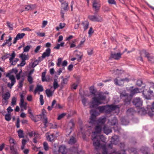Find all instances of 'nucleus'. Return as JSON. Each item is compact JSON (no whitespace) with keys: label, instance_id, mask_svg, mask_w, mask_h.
<instances>
[{"label":"nucleus","instance_id":"obj_1","mask_svg":"<svg viewBox=\"0 0 154 154\" xmlns=\"http://www.w3.org/2000/svg\"><path fill=\"white\" fill-rule=\"evenodd\" d=\"M90 112L91 114L90 119V121L89 122V123L90 124L93 125L97 123V125L101 126V125L104 124L105 122L106 119L105 117L100 118L97 121H96V117L100 114V113L97 112L96 109L91 110Z\"/></svg>","mask_w":154,"mask_h":154},{"label":"nucleus","instance_id":"obj_2","mask_svg":"<svg viewBox=\"0 0 154 154\" xmlns=\"http://www.w3.org/2000/svg\"><path fill=\"white\" fill-rule=\"evenodd\" d=\"M106 96L104 93L100 92L97 94V97L92 98V100L91 103L90 108H91L97 107L98 105L104 103L103 101L106 99Z\"/></svg>","mask_w":154,"mask_h":154},{"label":"nucleus","instance_id":"obj_3","mask_svg":"<svg viewBox=\"0 0 154 154\" xmlns=\"http://www.w3.org/2000/svg\"><path fill=\"white\" fill-rule=\"evenodd\" d=\"M139 93H140L139 89L135 88L131 91L130 95L125 92H122L121 94L120 97L122 98H124L125 104H129L130 103L132 97Z\"/></svg>","mask_w":154,"mask_h":154},{"label":"nucleus","instance_id":"obj_4","mask_svg":"<svg viewBox=\"0 0 154 154\" xmlns=\"http://www.w3.org/2000/svg\"><path fill=\"white\" fill-rule=\"evenodd\" d=\"M97 109L99 110L100 113L103 112L105 110L107 113L110 112L112 110H116V113L117 114L119 112V107L118 105H107L105 106H99Z\"/></svg>","mask_w":154,"mask_h":154},{"label":"nucleus","instance_id":"obj_5","mask_svg":"<svg viewBox=\"0 0 154 154\" xmlns=\"http://www.w3.org/2000/svg\"><path fill=\"white\" fill-rule=\"evenodd\" d=\"M102 127L101 125H97L95 128V131L93 132L92 134V139L93 141V145L95 147H99L100 145V141L97 140V142H96V139L98 137L99 134H100L101 131Z\"/></svg>","mask_w":154,"mask_h":154},{"label":"nucleus","instance_id":"obj_6","mask_svg":"<svg viewBox=\"0 0 154 154\" xmlns=\"http://www.w3.org/2000/svg\"><path fill=\"white\" fill-rule=\"evenodd\" d=\"M10 94L8 92H6L3 94H2V105H7L8 103V100L10 97Z\"/></svg>","mask_w":154,"mask_h":154},{"label":"nucleus","instance_id":"obj_7","mask_svg":"<svg viewBox=\"0 0 154 154\" xmlns=\"http://www.w3.org/2000/svg\"><path fill=\"white\" fill-rule=\"evenodd\" d=\"M28 112L29 114V117L30 118L35 122H38L41 119L42 117L41 115H39L37 116L36 117H35L32 112L31 108L30 107L28 109Z\"/></svg>","mask_w":154,"mask_h":154},{"label":"nucleus","instance_id":"obj_8","mask_svg":"<svg viewBox=\"0 0 154 154\" xmlns=\"http://www.w3.org/2000/svg\"><path fill=\"white\" fill-rule=\"evenodd\" d=\"M6 76L8 77L11 81V83H8V87L11 88L16 82V80L14 76L13 75H11L10 73H8L7 74Z\"/></svg>","mask_w":154,"mask_h":154},{"label":"nucleus","instance_id":"obj_9","mask_svg":"<svg viewBox=\"0 0 154 154\" xmlns=\"http://www.w3.org/2000/svg\"><path fill=\"white\" fill-rule=\"evenodd\" d=\"M132 102L133 104L137 107H140L142 105V100L139 97L134 98Z\"/></svg>","mask_w":154,"mask_h":154},{"label":"nucleus","instance_id":"obj_10","mask_svg":"<svg viewBox=\"0 0 154 154\" xmlns=\"http://www.w3.org/2000/svg\"><path fill=\"white\" fill-rule=\"evenodd\" d=\"M88 18L94 22H99L102 20V18L99 15H90Z\"/></svg>","mask_w":154,"mask_h":154},{"label":"nucleus","instance_id":"obj_11","mask_svg":"<svg viewBox=\"0 0 154 154\" xmlns=\"http://www.w3.org/2000/svg\"><path fill=\"white\" fill-rule=\"evenodd\" d=\"M69 126L66 130V134L69 135L72 131V128L74 126V124L72 121H70L69 123Z\"/></svg>","mask_w":154,"mask_h":154},{"label":"nucleus","instance_id":"obj_12","mask_svg":"<svg viewBox=\"0 0 154 154\" xmlns=\"http://www.w3.org/2000/svg\"><path fill=\"white\" fill-rule=\"evenodd\" d=\"M122 54L123 53L121 54L120 53H111L110 54V57L109 58V59L113 58L116 60H119L121 58V56Z\"/></svg>","mask_w":154,"mask_h":154},{"label":"nucleus","instance_id":"obj_13","mask_svg":"<svg viewBox=\"0 0 154 154\" xmlns=\"http://www.w3.org/2000/svg\"><path fill=\"white\" fill-rule=\"evenodd\" d=\"M93 8L96 11L99 10L100 7V4L98 0H94L93 3Z\"/></svg>","mask_w":154,"mask_h":154},{"label":"nucleus","instance_id":"obj_14","mask_svg":"<svg viewBox=\"0 0 154 154\" xmlns=\"http://www.w3.org/2000/svg\"><path fill=\"white\" fill-rule=\"evenodd\" d=\"M119 141V137L117 135H114L112 137L111 142L115 145L117 144Z\"/></svg>","mask_w":154,"mask_h":154},{"label":"nucleus","instance_id":"obj_15","mask_svg":"<svg viewBox=\"0 0 154 154\" xmlns=\"http://www.w3.org/2000/svg\"><path fill=\"white\" fill-rule=\"evenodd\" d=\"M51 50L49 48H47L45 51L42 54V57L44 58L46 57H48L50 56L51 54Z\"/></svg>","mask_w":154,"mask_h":154},{"label":"nucleus","instance_id":"obj_16","mask_svg":"<svg viewBox=\"0 0 154 154\" xmlns=\"http://www.w3.org/2000/svg\"><path fill=\"white\" fill-rule=\"evenodd\" d=\"M44 91L43 86L42 85H37L34 91V93L35 94L38 92H42Z\"/></svg>","mask_w":154,"mask_h":154},{"label":"nucleus","instance_id":"obj_17","mask_svg":"<svg viewBox=\"0 0 154 154\" xmlns=\"http://www.w3.org/2000/svg\"><path fill=\"white\" fill-rule=\"evenodd\" d=\"M103 131L104 133L107 135L112 132L111 128H110L108 127L106 125H104V126L103 128Z\"/></svg>","mask_w":154,"mask_h":154},{"label":"nucleus","instance_id":"obj_18","mask_svg":"<svg viewBox=\"0 0 154 154\" xmlns=\"http://www.w3.org/2000/svg\"><path fill=\"white\" fill-rule=\"evenodd\" d=\"M12 40V38L11 36H9V38L6 40L3 44L2 45V46L4 47L6 45H7L8 46H10L11 45V41Z\"/></svg>","mask_w":154,"mask_h":154},{"label":"nucleus","instance_id":"obj_19","mask_svg":"<svg viewBox=\"0 0 154 154\" xmlns=\"http://www.w3.org/2000/svg\"><path fill=\"white\" fill-rule=\"evenodd\" d=\"M119 78V77L115 79L114 80L115 84L116 85L119 86H121L123 85L124 83L123 82L122 79H121L120 80H119L118 79Z\"/></svg>","mask_w":154,"mask_h":154},{"label":"nucleus","instance_id":"obj_20","mask_svg":"<svg viewBox=\"0 0 154 154\" xmlns=\"http://www.w3.org/2000/svg\"><path fill=\"white\" fill-rule=\"evenodd\" d=\"M115 67H114L113 69L112 68L110 70V71L112 73H114L115 75H119L122 72V71L121 70H119L118 69H115Z\"/></svg>","mask_w":154,"mask_h":154},{"label":"nucleus","instance_id":"obj_21","mask_svg":"<svg viewBox=\"0 0 154 154\" xmlns=\"http://www.w3.org/2000/svg\"><path fill=\"white\" fill-rule=\"evenodd\" d=\"M46 72H43L42 73V81L44 82H48L49 81L50 78L49 77H48L47 76L45 77Z\"/></svg>","mask_w":154,"mask_h":154},{"label":"nucleus","instance_id":"obj_22","mask_svg":"<svg viewBox=\"0 0 154 154\" xmlns=\"http://www.w3.org/2000/svg\"><path fill=\"white\" fill-rule=\"evenodd\" d=\"M66 149L64 145H62L59 147V151L62 154H66Z\"/></svg>","mask_w":154,"mask_h":154},{"label":"nucleus","instance_id":"obj_23","mask_svg":"<svg viewBox=\"0 0 154 154\" xmlns=\"http://www.w3.org/2000/svg\"><path fill=\"white\" fill-rule=\"evenodd\" d=\"M84 31L86 30L88 28L89 23L87 21L82 22V23Z\"/></svg>","mask_w":154,"mask_h":154},{"label":"nucleus","instance_id":"obj_24","mask_svg":"<svg viewBox=\"0 0 154 154\" xmlns=\"http://www.w3.org/2000/svg\"><path fill=\"white\" fill-rule=\"evenodd\" d=\"M46 135L47 137V139L48 140L52 142L54 140V134H52L49 135V134L48 133L46 134Z\"/></svg>","mask_w":154,"mask_h":154},{"label":"nucleus","instance_id":"obj_25","mask_svg":"<svg viewBox=\"0 0 154 154\" xmlns=\"http://www.w3.org/2000/svg\"><path fill=\"white\" fill-rule=\"evenodd\" d=\"M45 91L47 96L48 97H51L54 94V91H52L50 89H47Z\"/></svg>","mask_w":154,"mask_h":154},{"label":"nucleus","instance_id":"obj_26","mask_svg":"<svg viewBox=\"0 0 154 154\" xmlns=\"http://www.w3.org/2000/svg\"><path fill=\"white\" fill-rule=\"evenodd\" d=\"M117 120L116 118L114 117L113 119L111 120V121L109 120L108 122L109 123V124L111 125H115L116 123H117Z\"/></svg>","mask_w":154,"mask_h":154},{"label":"nucleus","instance_id":"obj_27","mask_svg":"<svg viewBox=\"0 0 154 154\" xmlns=\"http://www.w3.org/2000/svg\"><path fill=\"white\" fill-rule=\"evenodd\" d=\"M140 53L141 56H144L147 58L149 57V54L146 50H143L140 52Z\"/></svg>","mask_w":154,"mask_h":154},{"label":"nucleus","instance_id":"obj_28","mask_svg":"<svg viewBox=\"0 0 154 154\" xmlns=\"http://www.w3.org/2000/svg\"><path fill=\"white\" fill-rule=\"evenodd\" d=\"M35 7V5H33L26 6L25 8V11H26L32 10Z\"/></svg>","mask_w":154,"mask_h":154},{"label":"nucleus","instance_id":"obj_29","mask_svg":"<svg viewBox=\"0 0 154 154\" xmlns=\"http://www.w3.org/2000/svg\"><path fill=\"white\" fill-rule=\"evenodd\" d=\"M76 141L75 138L73 136H72L68 142V143L70 144H73Z\"/></svg>","mask_w":154,"mask_h":154},{"label":"nucleus","instance_id":"obj_30","mask_svg":"<svg viewBox=\"0 0 154 154\" xmlns=\"http://www.w3.org/2000/svg\"><path fill=\"white\" fill-rule=\"evenodd\" d=\"M100 139V140L103 142H105V141H106V138L105 137L103 136V135H101L100 136H99V135H98V137L96 139V140H98L100 141V140H99V139ZM96 142H97V140L96 141Z\"/></svg>","mask_w":154,"mask_h":154},{"label":"nucleus","instance_id":"obj_31","mask_svg":"<svg viewBox=\"0 0 154 154\" xmlns=\"http://www.w3.org/2000/svg\"><path fill=\"white\" fill-rule=\"evenodd\" d=\"M27 103L26 102H24V101H20L19 103V105L20 108H21V111H23V109L22 108L24 106L25 107V106H27Z\"/></svg>","mask_w":154,"mask_h":154},{"label":"nucleus","instance_id":"obj_32","mask_svg":"<svg viewBox=\"0 0 154 154\" xmlns=\"http://www.w3.org/2000/svg\"><path fill=\"white\" fill-rule=\"evenodd\" d=\"M20 57L22 59V60H28L29 59L28 55H26L25 54H21L20 55Z\"/></svg>","mask_w":154,"mask_h":154},{"label":"nucleus","instance_id":"obj_33","mask_svg":"<svg viewBox=\"0 0 154 154\" xmlns=\"http://www.w3.org/2000/svg\"><path fill=\"white\" fill-rule=\"evenodd\" d=\"M17 100V98L14 97L12 98L11 102V105L12 106H14L16 104V102Z\"/></svg>","mask_w":154,"mask_h":154},{"label":"nucleus","instance_id":"obj_34","mask_svg":"<svg viewBox=\"0 0 154 154\" xmlns=\"http://www.w3.org/2000/svg\"><path fill=\"white\" fill-rule=\"evenodd\" d=\"M11 154H19L16 149L15 148H10Z\"/></svg>","mask_w":154,"mask_h":154},{"label":"nucleus","instance_id":"obj_35","mask_svg":"<svg viewBox=\"0 0 154 154\" xmlns=\"http://www.w3.org/2000/svg\"><path fill=\"white\" fill-rule=\"evenodd\" d=\"M25 35V34L24 33H18L16 36V38H17L18 40L22 39Z\"/></svg>","mask_w":154,"mask_h":154},{"label":"nucleus","instance_id":"obj_36","mask_svg":"<svg viewBox=\"0 0 154 154\" xmlns=\"http://www.w3.org/2000/svg\"><path fill=\"white\" fill-rule=\"evenodd\" d=\"M113 153L116 154H126L125 150L123 149L121 150V152L117 151L116 150L114 149L113 152Z\"/></svg>","mask_w":154,"mask_h":154},{"label":"nucleus","instance_id":"obj_37","mask_svg":"<svg viewBox=\"0 0 154 154\" xmlns=\"http://www.w3.org/2000/svg\"><path fill=\"white\" fill-rule=\"evenodd\" d=\"M18 135L20 138H23L24 137V134L23 130L20 129L17 131Z\"/></svg>","mask_w":154,"mask_h":154},{"label":"nucleus","instance_id":"obj_38","mask_svg":"<svg viewBox=\"0 0 154 154\" xmlns=\"http://www.w3.org/2000/svg\"><path fill=\"white\" fill-rule=\"evenodd\" d=\"M89 90L90 93L94 95H95V94L96 92V91L94 89L93 86H91Z\"/></svg>","mask_w":154,"mask_h":154},{"label":"nucleus","instance_id":"obj_39","mask_svg":"<svg viewBox=\"0 0 154 154\" xmlns=\"http://www.w3.org/2000/svg\"><path fill=\"white\" fill-rule=\"evenodd\" d=\"M121 122L122 125H127L129 123L128 121L124 118H122L121 119Z\"/></svg>","mask_w":154,"mask_h":154},{"label":"nucleus","instance_id":"obj_40","mask_svg":"<svg viewBox=\"0 0 154 154\" xmlns=\"http://www.w3.org/2000/svg\"><path fill=\"white\" fill-rule=\"evenodd\" d=\"M142 152L144 154H147L148 153V148L145 147H143L140 149Z\"/></svg>","mask_w":154,"mask_h":154},{"label":"nucleus","instance_id":"obj_41","mask_svg":"<svg viewBox=\"0 0 154 154\" xmlns=\"http://www.w3.org/2000/svg\"><path fill=\"white\" fill-rule=\"evenodd\" d=\"M62 7L64 10H67L68 9V4L66 2H64L62 3Z\"/></svg>","mask_w":154,"mask_h":154},{"label":"nucleus","instance_id":"obj_42","mask_svg":"<svg viewBox=\"0 0 154 154\" xmlns=\"http://www.w3.org/2000/svg\"><path fill=\"white\" fill-rule=\"evenodd\" d=\"M35 137L33 138V141L35 143H37V140L39 137V135L38 134H36V133H34Z\"/></svg>","mask_w":154,"mask_h":154},{"label":"nucleus","instance_id":"obj_43","mask_svg":"<svg viewBox=\"0 0 154 154\" xmlns=\"http://www.w3.org/2000/svg\"><path fill=\"white\" fill-rule=\"evenodd\" d=\"M59 87L57 82V80L55 79L53 83V87L54 89H56Z\"/></svg>","mask_w":154,"mask_h":154},{"label":"nucleus","instance_id":"obj_44","mask_svg":"<svg viewBox=\"0 0 154 154\" xmlns=\"http://www.w3.org/2000/svg\"><path fill=\"white\" fill-rule=\"evenodd\" d=\"M31 48V46L28 45L24 47L23 49V53L24 52H28Z\"/></svg>","mask_w":154,"mask_h":154},{"label":"nucleus","instance_id":"obj_45","mask_svg":"<svg viewBox=\"0 0 154 154\" xmlns=\"http://www.w3.org/2000/svg\"><path fill=\"white\" fill-rule=\"evenodd\" d=\"M35 33L38 36L40 37H43L45 36V34L44 32H35Z\"/></svg>","mask_w":154,"mask_h":154},{"label":"nucleus","instance_id":"obj_46","mask_svg":"<svg viewBox=\"0 0 154 154\" xmlns=\"http://www.w3.org/2000/svg\"><path fill=\"white\" fill-rule=\"evenodd\" d=\"M39 62V60H35L34 62L32 63L31 67L33 68H34L36 65L38 64Z\"/></svg>","mask_w":154,"mask_h":154},{"label":"nucleus","instance_id":"obj_47","mask_svg":"<svg viewBox=\"0 0 154 154\" xmlns=\"http://www.w3.org/2000/svg\"><path fill=\"white\" fill-rule=\"evenodd\" d=\"M43 146L44 149L45 151H48L49 149V147L48 143L46 142L43 143Z\"/></svg>","mask_w":154,"mask_h":154},{"label":"nucleus","instance_id":"obj_48","mask_svg":"<svg viewBox=\"0 0 154 154\" xmlns=\"http://www.w3.org/2000/svg\"><path fill=\"white\" fill-rule=\"evenodd\" d=\"M7 26L10 29V30H12L13 29V26L12 24H11L8 21L7 22Z\"/></svg>","mask_w":154,"mask_h":154},{"label":"nucleus","instance_id":"obj_49","mask_svg":"<svg viewBox=\"0 0 154 154\" xmlns=\"http://www.w3.org/2000/svg\"><path fill=\"white\" fill-rule=\"evenodd\" d=\"M40 101V104L41 105H42L44 103V101L43 100V96L42 95H40L39 98Z\"/></svg>","mask_w":154,"mask_h":154},{"label":"nucleus","instance_id":"obj_50","mask_svg":"<svg viewBox=\"0 0 154 154\" xmlns=\"http://www.w3.org/2000/svg\"><path fill=\"white\" fill-rule=\"evenodd\" d=\"M66 114L65 113H63L59 115L57 118V119L58 120L61 119L63 118L66 115Z\"/></svg>","mask_w":154,"mask_h":154},{"label":"nucleus","instance_id":"obj_51","mask_svg":"<svg viewBox=\"0 0 154 154\" xmlns=\"http://www.w3.org/2000/svg\"><path fill=\"white\" fill-rule=\"evenodd\" d=\"M143 84V82L141 79H138L137 81L136 85L139 86H141Z\"/></svg>","mask_w":154,"mask_h":154},{"label":"nucleus","instance_id":"obj_52","mask_svg":"<svg viewBox=\"0 0 154 154\" xmlns=\"http://www.w3.org/2000/svg\"><path fill=\"white\" fill-rule=\"evenodd\" d=\"M15 56V54L14 51H13L11 55V57L9 59L10 61L11 62L14 58Z\"/></svg>","mask_w":154,"mask_h":154},{"label":"nucleus","instance_id":"obj_53","mask_svg":"<svg viewBox=\"0 0 154 154\" xmlns=\"http://www.w3.org/2000/svg\"><path fill=\"white\" fill-rule=\"evenodd\" d=\"M24 80V79H22L20 80L19 81V86L18 88H21L23 87V82Z\"/></svg>","mask_w":154,"mask_h":154},{"label":"nucleus","instance_id":"obj_54","mask_svg":"<svg viewBox=\"0 0 154 154\" xmlns=\"http://www.w3.org/2000/svg\"><path fill=\"white\" fill-rule=\"evenodd\" d=\"M5 119L7 121H9L11 120V118L10 114H7L5 116Z\"/></svg>","mask_w":154,"mask_h":154},{"label":"nucleus","instance_id":"obj_55","mask_svg":"<svg viewBox=\"0 0 154 154\" xmlns=\"http://www.w3.org/2000/svg\"><path fill=\"white\" fill-rule=\"evenodd\" d=\"M148 60L152 63H154V57L152 56H149V57L147 58Z\"/></svg>","mask_w":154,"mask_h":154},{"label":"nucleus","instance_id":"obj_56","mask_svg":"<svg viewBox=\"0 0 154 154\" xmlns=\"http://www.w3.org/2000/svg\"><path fill=\"white\" fill-rule=\"evenodd\" d=\"M27 80L30 84H31L32 83L33 79L32 76L28 75Z\"/></svg>","mask_w":154,"mask_h":154},{"label":"nucleus","instance_id":"obj_57","mask_svg":"<svg viewBox=\"0 0 154 154\" xmlns=\"http://www.w3.org/2000/svg\"><path fill=\"white\" fill-rule=\"evenodd\" d=\"M9 142L10 144L17 143L15 140L14 139L11 138H10L9 139Z\"/></svg>","mask_w":154,"mask_h":154},{"label":"nucleus","instance_id":"obj_58","mask_svg":"<svg viewBox=\"0 0 154 154\" xmlns=\"http://www.w3.org/2000/svg\"><path fill=\"white\" fill-rule=\"evenodd\" d=\"M25 64V61L24 60H22L21 63L20 64H18L17 65V66H23Z\"/></svg>","mask_w":154,"mask_h":154},{"label":"nucleus","instance_id":"obj_59","mask_svg":"<svg viewBox=\"0 0 154 154\" xmlns=\"http://www.w3.org/2000/svg\"><path fill=\"white\" fill-rule=\"evenodd\" d=\"M19 60V59L17 58H16L14 60H12L11 62V65H15L17 62Z\"/></svg>","mask_w":154,"mask_h":154},{"label":"nucleus","instance_id":"obj_60","mask_svg":"<svg viewBox=\"0 0 154 154\" xmlns=\"http://www.w3.org/2000/svg\"><path fill=\"white\" fill-rule=\"evenodd\" d=\"M94 32V31H93L92 27H90L88 32V34L89 35V36H90L91 34L93 33Z\"/></svg>","mask_w":154,"mask_h":154},{"label":"nucleus","instance_id":"obj_61","mask_svg":"<svg viewBox=\"0 0 154 154\" xmlns=\"http://www.w3.org/2000/svg\"><path fill=\"white\" fill-rule=\"evenodd\" d=\"M153 89L154 90V89L152 87H150L149 89V90L147 92L150 95L153 94V90L152 89Z\"/></svg>","mask_w":154,"mask_h":154},{"label":"nucleus","instance_id":"obj_62","mask_svg":"<svg viewBox=\"0 0 154 154\" xmlns=\"http://www.w3.org/2000/svg\"><path fill=\"white\" fill-rule=\"evenodd\" d=\"M144 92H145V91H143V92L142 93L144 97L146 99H149L150 98V97H149V95H145V93H144Z\"/></svg>","mask_w":154,"mask_h":154},{"label":"nucleus","instance_id":"obj_63","mask_svg":"<svg viewBox=\"0 0 154 154\" xmlns=\"http://www.w3.org/2000/svg\"><path fill=\"white\" fill-rule=\"evenodd\" d=\"M62 61V59L61 58H59L58 59V62L57 63V65L58 66H60L61 65V62Z\"/></svg>","mask_w":154,"mask_h":154},{"label":"nucleus","instance_id":"obj_64","mask_svg":"<svg viewBox=\"0 0 154 154\" xmlns=\"http://www.w3.org/2000/svg\"><path fill=\"white\" fill-rule=\"evenodd\" d=\"M41 46L40 45L38 46L35 48L34 50L35 52V53H37L38 52V51L40 49Z\"/></svg>","mask_w":154,"mask_h":154}]
</instances>
